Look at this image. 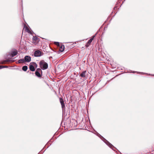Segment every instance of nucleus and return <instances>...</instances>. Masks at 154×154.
Segmentation results:
<instances>
[{
    "instance_id": "f257e3e1",
    "label": "nucleus",
    "mask_w": 154,
    "mask_h": 154,
    "mask_svg": "<svg viewBox=\"0 0 154 154\" xmlns=\"http://www.w3.org/2000/svg\"><path fill=\"white\" fill-rule=\"evenodd\" d=\"M39 65L40 67L43 70L47 69L48 67V63L43 60L40 61L39 63Z\"/></svg>"
},
{
    "instance_id": "f03ea898",
    "label": "nucleus",
    "mask_w": 154,
    "mask_h": 154,
    "mask_svg": "<svg viewBox=\"0 0 154 154\" xmlns=\"http://www.w3.org/2000/svg\"><path fill=\"white\" fill-rule=\"evenodd\" d=\"M60 101L61 105V107L63 111V110L65 109V105L63 100L61 98H60Z\"/></svg>"
},
{
    "instance_id": "7ed1b4c3",
    "label": "nucleus",
    "mask_w": 154,
    "mask_h": 154,
    "mask_svg": "<svg viewBox=\"0 0 154 154\" xmlns=\"http://www.w3.org/2000/svg\"><path fill=\"white\" fill-rule=\"evenodd\" d=\"M34 55L35 57H40L41 56V53L40 51L36 50L34 52Z\"/></svg>"
},
{
    "instance_id": "20e7f679",
    "label": "nucleus",
    "mask_w": 154,
    "mask_h": 154,
    "mask_svg": "<svg viewBox=\"0 0 154 154\" xmlns=\"http://www.w3.org/2000/svg\"><path fill=\"white\" fill-rule=\"evenodd\" d=\"M25 62H29L31 60V58L29 56H26L24 58Z\"/></svg>"
},
{
    "instance_id": "39448f33",
    "label": "nucleus",
    "mask_w": 154,
    "mask_h": 154,
    "mask_svg": "<svg viewBox=\"0 0 154 154\" xmlns=\"http://www.w3.org/2000/svg\"><path fill=\"white\" fill-rule=\"evenodd\" d=\"M103 139L104 140H103V141L110 148H112V147H113V146L105 138H103Z\"/></svg>"
},
{
    "instance_id": "423d86ee",
    "label": "nucleus",
    "mask_w": 154,
    "mask_h": 154,
    "mask_svg": "<svg viewBox=\"0 0 154 154\" xmlns=\"http://www.w3.org/2000/svg\"><path fill=\"white\" fill-rule=\"evenodd\" d=\"M18 54V52L17 51H13L12 52L11 54V57H13L14 56Z\"/></svg>"
},
{
    "instance_id": "0eeeda50",
    "label": "nucleus",
    "mask_w": 154,
    "mask_h": 154,
    "mask_svg": "<svg viewBox=\"0 0 154 154\" xmlns=\"http://www.w3.org/2000/svg\"><path fill=\"white\" fill-rule=\"evenodd\" d=\"M59 47H60V51L61 52L63 51L65 48L64 45L61 44Z\"/></svg>"
},
{
    "instance_id": "6e6552de",
    "label": "nucleus",
    "mask_w": 154,
    "mask_h": 154,
    "mask_svg": "<svg viewBox=\"0 0 154 154\" xmlns=\"http://www.w3.org/2000/svg\"><path fill=\"white\" fill-rule=\"evenodd\" d=\"M29 67L30 70L31 71H34L35 70V68L32 65H31V63H30Z\"/></svg>"
},
{
    "instance_id": "1a4fd4ad",
    "label": "nucleus",
    "mask_w": 154,
    "mask_h": 154,
    "mask_svg": "<svg viewBox=\"0 0 154 154\" xmlns=\"http://www.w3.org/2000/svg\"><path fill=\"white\" fill-rule=\"evenodd\" d=\"M86 71H84L82 72V73L80 75V76L82 78H84L85 77V74Z\"/></svg>"
},
{
    "instance_id": "9d476101",
    "label": "nucleus",
    "mask_w": 154,
    "mask_h": 154,
    "mask_svg": "<svg viewBox=\"0 0 154 154\" xmlns=\"http://www.w3.org/2000/svg\"><path fill=\"white\" fill-rule=\"evenodd\" d=\"M35 74L38 77H41L42 76L39 73V72L38 71H36Z\"/></svg>"
},
{
    "instance_id": "9b49d317",
    "label": "nucleus",
    "mask_w": 154,
    "mask_h": 154,
    "mask_svg": "<svg viewBox=\"0 0 154 154\" xmlns=\"http://www.w3.org/2000/svg\"><path fill=\"white\" fill-rule=\"evenodd\" d=\"M27 66H25L23 67L22 70L24 71H26L27 70Z\"/></svg>"
},
{
    "instance_id": "f8f14e48",
    "label": "nucleus",
    "mask_w": 154,
    "mask_h": 154,
    "mask_svg": "<svg viewBox=\"0 0 154 154\" xmlns=\"http://www.w3.org/2000/svg\"><path fill=\"white\" fill-rule=\"evenodd\" d=\"M18 62L19 63H21L25 62L24 59H20V60H19L18 61Z\"/></svg>"
},
{
    "instance_id": "ddd939ff",
    "label": "nucleus",
    "mask_w": 154,
    "mask_h": 154,
    "mask_svg": "<svg viewBox=\"0 0 154 154\" xmlns=\"http://www.w3.org/2000/svg\"><path fill=\"white\" fill-rule=\"evenodd\" d=\"M93 40V38H91L90 40H89L87 42V45H89L92 42Z\"/></svg>"
},
{
    "instance_id": "4468645a",
    "label": "nucleus",
    "mask_w": 154,
    "mask_h": 154,
    "mask_svg": "<svg viewBox=\"0 0 154 154\" xmlns=\"http://www.w3.org/2000/svg\"><path fill=\"white\" fill-rule=\"evenodd\" d=\"M9 60H3V61L1 62V63H0L1 64H5V63L7 62H8V61H9Z\"/></svg>"
},
{
    "instance_id": "2eb2a0df",
    "label": "nucleus",
    "mask_w": 154,
    "mask_h": 154,
    "mask_svg": "<svg viewBox=\"0 0 154 154\" xmlns=\"http://www.w3.org/2000/svg\"><path fill=\"white\" fill-rule=\"evenodd\" d=\"M32 63V65H33V66H34V67H35L36 68L37 67L38 65H37V64L35 63L32 62V63Z\"/></svg>"
},
{
    "instance_id": "dca6fc26",
    "label": "nucleus",
    "mask_w": 154,
    "mask_h": 154,
    "mask_svg": "<svg viewBox=\"0 0 154 154\" xmlns=\"http://www.w3.org/2000/svg\"><path fill=\"white\" fill-rule=\"evenodd\" d=\"M55 44L59 47L60 45L59 43L58 42H55Z\"/></svg>"
},
{
    "instance_id": "f3484780",
    "label": "nucleus",
    "mask_w": 154,
    "mask_h": 154,
    "mask_svg": "<svg viewBox=\"0 0 154 154\" xmlns=\"http://www.w3.org/2000/svg\"><path fill=\"white\" fill-rule=\"evenodd\" d=\"M7 66H0V69L3 68L4 67H7Z\"/></svg>"
},
{
    "instance_id": "a211bd4d",
    "label": "nucleus",
    "mask_w": 154,
    "mask_h": 154,
    "mask_svg": "<svg viewBox=\"0 0 154 154\" xmlns=\"http://www.w3.org/2000/svg\"><path fill=\"white\" fill-rule=\"evenodd\" d=\"M37 39L38 38L36 37H34L33 38V40L35 41L37 40Z\"/></svg>"
},
{
    "instance_id": "6ab92c4d",
    "label": "nucleus",
    "mask_w": 154,
    "mask_h": 154,
    "mask_svg": "<svg viewBox=\"0 0 154 154\" xmlns=\"http://www.w3.org/2000/svg\"><path fill=\"white\" fill-rule=\"evenodd\" d=\"M36 71H38L39 72L40 71H41L42 72L41 69H40V68L37 69V70H36Z\"/></svg>"
},
{
    "instance_id": "aec40b11",
    "label": "nucleus",
    "mask_w": 154,
    "mask_h": 154,
    "mask_svg": "<svg viewBox=\"0 0 154 154\" xmlns=\"http://www.w3.org/2000/svg\"><path fill=\"white\" fill-rule=\"evenodd\" d=\"M95 35H93V36H92V38H93V39H94V37H95Z\"/></svg>"
},
{
    "instance_id": "412c9836",
    "label": "nucleus",
    "mask_w": 154,
    "mask_h": 154,
    "mask_svg": "<svg viewBox=\"0 0 154 154\" xmlns=\"http://www.w3.org/2000/svg\"><path fill=\"white\" fill-rule=\"evenodd\" d=\"M27 32H28L29 31V29H27Z\"/></svg>"
},
{
    "instance_id": "4be33fe9",
    "label": "nucleus",
    "mask_w": 154,
    "mask_h": 154,
    "mask_svg": "<svg viewBox=\"0 0 154 154\" xmlns=\"http://www.w3.org/2000/svg\"><path fill=\"white\" fill-rule=\"evenodd\" d=\"M89 46V45H87H87H86V46H87V47H88V46Z\"/></svg>"
},
{
    "instance_id": "5701e85b",
    "label": "nucleus",
    "mask_w": 154,
    "mask_h": 154,
    "mask_svg": "<svg viewBox=\"0 0 154 154\" xmlns=\"http://www.w3.org/2000/svg\"><path fill=\"white\" fill-rule=\"evenodd\" d=\"M153 75V76H154V75Z\"/></svg>"
}]
</instances>
